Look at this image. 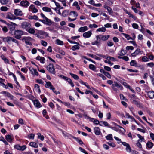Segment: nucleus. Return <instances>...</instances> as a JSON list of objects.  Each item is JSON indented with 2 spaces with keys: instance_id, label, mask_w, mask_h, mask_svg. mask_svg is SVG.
Instances as JSON below:
<instances>
[{
  "instance_id": "39448f33",
  "label": "nucleus",
  "mask_w": 154,
  "mask_h": 154,
  "mask_svg": "<svg viewBox=\"0 0 154 154\" xmlns=\"http://www.w3.org/2000/svg\"><path fill=\"white\" fill-rule=\"evenodd\" d=\"M122 144L124 146L126 147L125 149L127 152H131V149L129 144L127 143L126 142H122Z\"/></svg>"
},
{
  "instance_id": "79ce46f5",
  "label": "nucleus",
  "mask_w": 154,
  "mask_h": 154,
  "mask_svg": "<svg viewBox=\"0 0 154 154\" xmlns=\"http://www.w3.org/2000/svg\"><path fill=\"white\" fill-rule=\"evenodd\" d=\"M106 29L105 27H102L101 28H98L96 31L97 32H104L106 31Z\"/></svg>"
},
{
  "instance_id": "69168bd1",
  "label": "nucleus",
  "mask_w": 154,
  "mask_h": 154,
  "mask_svg": "<svg viewBox=\"0 0 154 154\" xmlns=\"http://www.w3.org/2000/svg\"><path fill=\"white\" fill-rule=\"evenodd\" d=\"M35 135L33 134H31L28 136V138L30 139H34Z\"/></svg>"
},
{
  "instance_id": "2f4dec72",
  "label": "nucleus",
  "mask_w": 154,
  "mask_h": 154,
  "mask_svg": "<svg viewBox=\"0 0 154 154\" xmlns=\"http://www.w3.org/2000/svg\"><path fill=\"white\" fill-rule=\"evenodd\" d=\"M130 65L131 66H137V63L135 60H132L130 62Z\"/></svg>"
},
{
  "instance_id": "338daca9",
  "label": "nucleus",
  "mask_w": 154,
  "mask_h": 154,
  "mask_svg": "<svg viewBox=\"0 0 154 154\" xmlns=\"http://www.w3.org/2000/svg\"><path fill=\"white\" fill-rule=\"evenodd\" d=\"M114 138L115 139H116L117 141H118V144H119L120 143H122L123 142H122L121 140L118 137L116 136H115L114 137Z\"/></svg>"
},
{
  "instance_id": "423d86ee",
  "label": "nucleus",
  "mask_w": 154,
  "mask_h": 154,
  "mask_svg": "<svg viewBox=\"0 0 154 154\" xmlns=\"http://www.w3.org/2000/svg\"><path fill=\"white\" fill-rule=\"evenodd\" d=\"M6 17L7 19L13 20H15L16 18L15 16L10 12L7 13Z\"/></svg>"
},
{
  "instance_id": "1a4fd4ad",
  "label": "nucleus",
  "mask_w": 154,
  "mask_h": 154,
  "mask_svg": "<svg viewBox=\"0 0 154 154\" xmlns=\"http://www.w3.org/2000/svg\"><path fill=\"white\" fill-rule=\"evenodd\" d=\"M14 14L16 16H21L23 15L22 11L19 9H16L14 10Z\"/></svg>"
},
{
  "instance_id": "dca6fc26",
  "label": "nucleus",
  "mask_w": 154,
  "mask_h": 154,
  "mask_svg": "<svg viewBox=\"0 0 154 154\" xmlns=\"http://www.w3.org/2000/svg\"><path fill=\"white\" fill-rule=\"evenodd\" d=\"M0 2L2 5H6L8 6L11 4V2L8 0H0Z\"/></svg>"
},
{
  "instance_id": "49530a36",
  "label": "nucleus",
  "mask_w": 154,
  "mask_h": 154,
  "mask_svg": "<svg viewBox=\"0 0 154 154\" xmlns=\"http://www.w3.org/2000/svg\"><path fill=\"white\" fill-rule=\"evenodd\" d=\"M106 143L108 144L109 146L112 147H114L116 146V145L115 143L112 142H107Z\"/></svg>"
},
{
  "instance_id": "bb28decb",
  "label": "nucleus",
  "mask_w": 154,
  "mask_h": 154,
  "mask_svg": "<svg viewBox=\"0 0 154 154\" xmlns=\"http://www.w3.org/2000/svg\"><path fill=\"white\" fill-rule=\"evenodd\" d=\"M126 13L129 15L130 17H131L135 20L137 19V18L136 17L134 16L133 14H131L130 12L128 11L127 10L126 11Z\"/></svg>"
},
{
  "instance_id": "9b49d317",
  "label": "nucleus",
  "mask_w": 154,
  "mask_h": 154,
  "mask_svg": "<svg viewBox=\"0 0 154 154\" xmlns=\"http://www.w3.org/2000/svg\"><path fill=\"white\" fill-rule=\"evenodd\" d=\"M11 24H7L8 25L9 29L11 31H13L14 30L15 25H16V24L13 23H11Z\"/></svg>"
},
{
  "instance_id": "6e6d98bb",
  "label": "nucleus",
  "mask_w": 154,
  "mask_h": 154,
  "mask_svg": "<svg viewBox=\"0 0 154 154\" xmlns=\"http://www.w3.org/2000/svg\"><path fill=\"white\" fill-rule=\"evenodd\" d=\"M26 145H23L22 146H20V150L23 151L26 149Z\"/></svg>"
},
{
  "instance_id": "13d9d810",
  "label": "nucleus",
  "mask_w": 154,
  "mask_h": 154,
  "mask_svg": "<svg viewBox=\"0 0 154 154\" xmlns=\"http://www.w3.org/2000/svg\"><path fill=\"white\" fill-rule=\"evenodd\" d=\"M142 60L143 62H147L149 61L148 58L146 56H144L142 58Z\"/></svg>"
},
{
  "instance_id": "e2e57ef3",
  "label": "nucleus",
  "mask_w": 154,
  "mask_h": 154,
  "mask_svg": "<svg viewBox=\"0 0 154 154\" xmlns=\"http://www.w3.org/2000/svg\"><path fill=\"white\" fill-rule=\"evenodd\" d=\"M137 135L138 137L140 139V142H142L143 141V140H144V137L139 134H137Z\"/></svg>"
},
{
  "instance_id": "58836bf2",
  "label": "nucleus",
  "mask_w": 154,
  "mask_h": 154,
  "mask_svg": "<svg viewBox=\"0 0 154 154\" xmlns=\"http://www.w3.org/2000/svg\"><path fill=\"white\" fill-rule=\"evenodd\" d=\"M29 18L30 19H34L36 20H38V17L36 15L29 16Z\"/></svg>"
},
{
  "instance_id": "09e8293b",
  "label": "nucleus",
  "mask_w": 154,
  "mask_h": 154,
  "mask_svg": "<svg viewBox=\"0 0 154 154\" xmlns=\"http://www.w3.org/2000/svg\"><path fill=\"white\" fill-rule=\"evenodd\" d=\"M106 59L109 60H111L112 61H116V59L115 58L110 56H108L106 57Z\"/></svg>"
},
{
  "instance_id": "ea45409f",
  "label": "nucleus",
  "mask_w": 154,
  "mask_h": 154,
  "mask_svg": "<svg viewBox=\"0 0 154 154\" xmlns=\"http://www.w3.org/2000/svg\"><path fill=\"white\" fill-rule=\"evenodd\" d=\"M38 135V137L39 139H40V140L43 141L44 140V136L43 135H41V134L40 133H38L37 134Z\"/></svg>"
},
{
  "instance_id": "37998d69",
  "label": "nucleus",
  "mask_w": 154,
  "mask_h": 154,
  "mask_svg": "<svg viewBox=\"0 0 154 154\" xmlns=\"http://www.w3.org/2000/svg\"><path fill=\"white\" fill-rule=\"evenodd\" d=\"M89 68L93 71H95L96 69V67L93 64H90L89 66Z\"/></svg>"
},
{
  "instance_id": "5fc2aeb1",
  "label": "nucleus",
  "mask_w": 154,
  "mask_h": 154,
  "mask_svg": "<svg viewBox=\"0 0 154 154\" xmlns=\"http://www.w3.org/2000/svg\"><path fill=\"white\" fill-rule=\"evenodd\" d=\"M67 40L70 43L75 44L77 45H80L79 43L77 42H75V41H71L69 39H67Z\"/></svg>"
},
{
  "instance_id": "a19ab883",
  "label": "nucleus",
  "mask_w": 154,
  "mask_h": 154,
  "mask_svg": "<svg viewBox=\"0 0 154 154\" xmlns=\"http://www.w3.org/2000/svg\"><path fill=\"white\" fill-rule=\"evenodd\" d=\"M69 74L73 78L75 79L78 80L79 79V77L76 75L73 74L71 73H70Z\"/></svg>"
},
{
  "instance_id": "c9c22d12",
  "label": "nucleus",
  "mask_w": 154,
  "mask_h": 154,
  "mask_svg": "<svg viewBox=\"0 0 154 154\" xmlns=\"http://www.w3.org/2000/svg\"><path fill=\"white\" fill-rule=\"evenodd\" d=\"M35 89L36 91H38L39 93L41 92L40 87L38 84H35Z\"/></svg>"
},
{
  "instance_id": "3c124183",
  "label": "nucleus",
  "mask_w": 154,
  "mask_h": 154,
  "mask_svg": "<svg viewBox=\"0 0 154 154\" xmlns=\"http://www.w3.org/2000/svg\"><path fill=\"white\" fill-rule=\"evenodd\" d=\"M8 9L7 7L5 6H2L0 8V10L2 11H6Z\"/></svg>"
},
{
  "instance_id": "774afa93",
  "label": "nucleus",
  "mask_w": 154,
  "mask_h": 154,
  "mask_svg": "<svg viewBox=\"0 0 154 154\" xmlns=\"http://www.w3.org/2000/svg\"><path fill=\"white\" fill-rule=\"evenodd\" d=\"M18 123L20 124L23 125L24 124L23 119L22 118H20L18 120Z\"/></svg>"
},
{
  "instance_id": "c85d7f7f",
  "label": "nucleus",
  "mask_w": 154,
  "mask_h": 154,
  "mask_svg": "<svg viewBox=\"0 0 154 154\" xmlns=\"http://www.w3.org/2000/svg\"><path fill=\"white\" fill-rule=\"evenodd\" d=\"M106 139L108 140H110L113 141V139L112 137V135L111 134H109L106 137Z\"/></svg>"
},
{
  "instance_id": "4be33fe9",
  "label": "nucleus",
  "mask_w": 154,
  "mask_h": 154,
  "mask_svg": "<svg viewBox=\"0 0 154 154\" xmlns=\"http://www.w3.org/2000/svg\"><path fill=\"white\" fill-rule=\"evenodd\" d=\"M104 7L105 9L107 10V11L109 14L112 15L113 13V11H112L111 8L110 7L106 5H105Z\"/></svg>"
},
{
  "instance_id": "6ab92c4d",
  "label": "nucleus",
  "mask_w": 154,
  "mask_h": 154,
  "mask_svg": "<svg viewBox=\"0 0 154 154\" xmlns=\"http://www.w3.org/2000/svg\"><path fill=\"white\" fill-rule=\"evenodd\" d=\"M33 103L35 106L37 107L40 108L42 106L39 101L37 100H34Z\"/></svg>"
},
{
  "instance_id": "5701e85b",
  "label": "nucleus",
  "mask_w": 154,
  "mask_h": 154,
  "mask_svg": "<svg viewBox=\"0 0 154 154\" xmlns=\"http://www.w3.org/2000/svg\"><path fill=\"white\" fill-rule=\"evenodd\" d=\"M45 86L46 88L51 89L53 87L51 83L49 81L46 82V84L45 85Z\"/></svg>"
},
{
  "instance_id": "864d4df0",
  "label": "nucleus",
  "mask_w": 154,
  "mask_h": 154,
  "mask_svg": "<svg viewBox=\"0 0 154 154\" xmlns=\"http://www.w3.org/2000/svg\"><path fill=\"white\" fill-rule=\"evenodd\" d=\"M89 27L90 28H96L98 27V26L95 24H90L89 25Z\"/></svg>"
},
{
  "instance_id": "b1692460",
  "label": "nucleus",
  "mask_w": 154,
  "mask_h": 154,
  "mask_svg": "<svg viewBox=\"0 0 154 154\" xmlns=\"http://www.w3.org/2000/svg\"><path fill=\"white\" fill-rule=\"evenodd\" d=\"M45 19V24L48 26H50L52 24V22L51 21V20L50 19L48 18L47 17Z\"/></svg>"
},
{
  "instance_id": "ddd939ff",
  "label": "nucleus",
  "mask_w": 154,
  "mask_h": 154,
  "mask_svg": "<svg viewBox=\"0 0 154 154\" xmlns=\"http://www.w3.org/2000/svg\"><path fill=\"white\" fill-rule=\"evenodd\" d=\"M147 95L150 99L154 98V91H151L147 92Z\"/></svg>"
},
{
  "instance_id": "2eb2a0df",
  "label": "nucleus",
  "mask_w": 154,
  "mask_h": 154,
  "mask_svg": "<svg viewBox=\"0 0 154 154\" xmlns=\"http://www.w3.org/2000/svg\"><path fill=\"white\" fill-rule=\"evenodd\" d=\"M140 52V49L139 48H137L134 52L131 54V56L132 57H135L139 54Z\"/></svg>"
},
{
  "instance_id": "f03ea898",
  "label": "nucleus",
  "mask_w": 154,
  "mask_h": 154,
  "mask_svg": "<svg viewBox=\"0 0 154 154\" xmlns=\"http://www.w3.org/2000/svg\"><path fill=\"white\" fill-rule=\"evenodd\" d=\"M47 69L48 71L51 74L54 75L55 74L56 71L54 66L52 63H50L47 66Z\"/></svg>"
},
{
  "instance_id": "a18cd8bd",
  "label": "nucleus",
  "mask_w": 154,
  "mask_h": 154,
  "mask_svg": "<svg viewBox=\"0 0 154 154\" xmlns=\"http://www.w3.org/2000/svg\"><path fill=\"white\" fill-rule=\"evenodd\" d=\"M6 96L10 98L11 100H13L14 97V96H13L10 93L8 92H7V93Z\"/></svg>"
},
{
  "instance_id": "0eeeda50",
  "label": "nucleus",
  "mask_w": 154,
  "mask_h": 154,
  "mask_svg": "<svg viewBox=\"0 0 154 154\" xmlns=\"http://www.w3.org/2000/svg\"><path fill=\"white\" fill-rule=\"evenodd\" d=\"M20 4L22 6L26 7L29 6L30 3L28 1L26 0H23L21 2Z\"/></svg>"
},
{
  "instance_id": "4d7b16f0",
  "label": "nucleus",
  "mask_w": 154,
  "mask_h": 154,
  "mask_svg": "<svg viewBox=\"0 0 154 154\" xmlns=\"http://www.w3.org/2000/svg\"><path fill=\"white\" fill-rule=\"evenodd\" d=\"M17 73H18L19 75L20 76L21 78L22 79V80H25V77L22 75L21 73L19 71H17Z\"/></svg>"
},
{
  "instance_id": "4468645a",
  "label": "nucleus",
  "mask_w": 154,
  "mask_h": 154,
  "mask_svg": "<svg viewBox=\"0 0 154 154\" xmlns=\"http://www.w3.org/2000/svg\"><path fill=\"white\" fill-rule=\"evenodd\" d=\"M29 9H31V11H32L33 13H36L38 12V10L35 8V6L33 5L30 6Z\"/></svg>"
},
{
  "instance_id": "a211bd4d",
  "label": "nucleus",
  "mask_w": 154,
  "mask_h": 154,
  "mask_svg": "<svg viewBox=\"0 0 154 154\" xmlns=\"http://www.w3.org/2000/svg\"><path fill=\"white\" fill-rule=\"evenodd\" d=\"M146 148L149 149H151L154 146V144L152 142L148 141L146 144Z\"/></svg>"
},
{
  "instance_id": "9d476101",
  "label": "nucleus",
  "mask_w": 154,
  "mask_h": 154,
  "mask_svg": "<svg viewBox=\"0 0 154 154\" xmlns=\"http://www.w3.org/2000/svg\"><path fill=\"white\" fill-rule=\"evenodd\" d=\"M92 34V32L91 31H89L87 32L84 33L83 34V36L85 38H89L91 36Z\"/></svg>"
},
{
  "instance_id": "412c9836",
  "label": "nucleus",
  "mask_w": 154,
  "mask_h": 154,
  "mask_svg": "<svg viewBox=\"0 0 154 154\" xmlns=\"http://www.w3.org/2000/svg\"><path fill=\"white\" fill-rule=\"evenodd\" d=\"M88 30V27L87 26H85L80 28L78 29V31L81 32H83Z\"/></svg>"
},
{
  "instance_id": "cd10ccee",
  "label": "nucleus",
  "mask_w": 154,
  "mask_h": 154,
  "mask_svg": "<svg viewBox=\"0 0 154 154\" xmlns=\"http://www.w3.org/2000/svg\"><path fill=\"white\" fill-rule=\"evenodd\" d=\"M29 145L34 148H38V144L35 142H31L29 143Z\"/></svg>"
},
{
  "instance_id": "8fccbe9b",
  "label": "nucleus",
  "mask_w": 154,
  "mask_h": 154,
  "mask_svg": "<svg viewBox=\"0 0 154 154\" xmlns=\"http://www.w3.org/2000/svg\"><path fill=\"white\" fill-rule=\"evenodd\" d=\"M67 81L68 83L70 84L72 87H73L74 86V85L73 83L72 80L70 78H69Z\"/></svg>"
},
{
  "instance_id": "f8f14e48",
  "label": "nucleus",
  "mask_w": 154,
  "mask_h": 154,
  "mask_svg": "<svg viewBox=\"0 0 154 154\" xmlns=\"http://www.w3.org/2000/svg\"><path fill=\"white\" fill-rule=\"evenodd\" d=\"M30 71L32 72L33 75L38 76V73L36 69H35L32 68L30 67L29 68Z\"/></svg>"
},
{
  "instance_id": "4c0bfd02",
  "label": "nucleus",
  "mask_w": 154,
  "mask_h": 154,
  "mask_svg": "<svg viewBox=\"0 0 154 154\" xmlns=\"http://www.w3.org/2000/svg\"><path fill=\"white\" fill-rule=\"evenodd\" d=\"M27 31H28L29 33L32 34H34L35 33V30L33 28H29Z\"/></svg>"
},
{
  "instance_id": "e433bc0d",
  "label": "nucleus",
  "mask_w": 154,
  "mask_h": 154,
  "mask_svg": "<svg viewBox=\"0 0 154 154\" xmlns=\"http://www.w3.org/2000/svg\"><path fill=\"white\" fill-rule=\"evenodd\" d=\"M69 13V11L64 10L62 13V15L64 17H66L68 15Z\"/></svg>"
},
{
  "instance_id": "de8ad7c7",
  "label": "nucleus",
  "mask_w": 154,
  "mask_h": 154,
  "mask_svg": "<svg viewBox=\"0 0 154 154\" xmlns=\"http://www.w3.org/2000/svg\"><path fill=\"white\" fill-rule=\"evenodd\" d=\"M132 103L136 105L137 106L139 107L140 106V103L137 101L134 100L132 101Z\"/></svg>"
},
{
  "instance_id": "aec40b11",
  "label": "nucleus",
  "mask_w": 154,
  "mask_h": 154,
  "mask_svg": "<svg viewBox=\"0 0 154 154\" xmlns=\"http://www.w3.org/2000/svg\"><path fill=\"white\" fill-rule=\"evenodd\" d=\"M36 59L38 60H39L40 62L42 63H44L45 62V59L43 57H41L40 56H38L36 57Z\"/></svg>"
},
{
  "instance_id": "603ef678",
  "label": "nucleus",
  "mask_w": 154,
  "mask_h": 154,
  "mask_svg": "<svg viewBox=\"0 0 154 154\" xmlns=\"http://www.w3.org/2000/svg\"><path fill=\"white\" fill-rule=\"evenodd\" d=\"M122 34L127 40L131 39V37H130L129 35L124 33H123Z\"/></svg>"
},
{
  "instance_id": "393cba45",
  "label": "nucleus",
  "mask_w": 154,
  "mask_h": 154,
  "mask_svg": "<svg viewBox=\"0 0 154 154\" xmlns=\"http://www.w3.org/2000/svg\"><path fill=\"white\" fill-rule=\"evenodd\" d=\"M6 139L9 142H11L12 141V138L11 136L10 135H7L5 136Z\"/></svg>"
},
{
  "instance_id": "7c9ffc66",
  "label": "nucleus",
  "mask_w": 154,
  "mask_h": 154,
  "mask_svg": "<svg viewBox=\"0 0 154 154\" xmlns=\"http://www.w3.org/2000/svg\"><path fill=\"white\" fill-rule=\"evenodd\" d=\"M72 5L76 7L77 9L79 10L80 9V7L78 5V2L77 1H75L73 3Z\"/></svg>"
},
{
  "instance_id": "473e14b6",
  "label": "nucleus",
  "mask_w": 154,
  "mask_h": 154,
  "mask_svg": "<svg viewBox=\"0 0 154 154\" xmlns=\"http://www.w3.org/2000/svg\"><path fill=\"white\" fill-rule=\"evenodd\" d=\"M56 44L59 45H63L64 43L63 41H61L59 39H57L56 40Z\"/></svg>"
},
{
  "instance_id": "f3484780",
  "label": "nucleus",
  "mask_w": 154,
  "mask_h": 154,
  "mask_svg": "<svg viewBox=\"0 0 154 154\" xmlns=\"http://www.w3.org/2000/svg\"><path fill=\"white\" fill-rule=\"evenodd\" d=\"M2 39L3 40V41L4 42H7L8 44H10V42L11 41L12 37H10L9 36L7 37H2Z\"/></svg>"
},
{
  "instance_id": "c756f323",
  "label": "nucleus",
  "mask_w": 154,
  "mask_h": 154,
  "mask_svg": "<svg viewBox=\"0 0 154 154\" xmlns=\"http://www.w3.org/2000/svg\"><path fill=\"white\" fill-rule=\"evenodd\" d=\"M114 83L115 84V85L119 89L122 90L123 89V87L120 84H119L116 82H114Z\"/></svg>"
},
{
  "instance_id": "7ed1b4c3",
  "label": "nucleus",
  "mask_w": 154,
  "mask_h": 154,
  "mask_svg": "<svg viewBox=\"0 0 154 154\" xmlns=\"http://www.w3.org/2000/svg\"><path fill=\"white\" fill-rule=\"evenodd\" d=\"M15 37L17 39H20L21 35L23 34V32L20 30H15Z\"/></svg>"
},
{
  "instance_id": "f704fd0d",
  "label": "nucleus",
  "mask_w": 154,
  "mask_h": 154,
  "mask_svg": "<svg viewBox=\"0 0 154 154\" xmlns=\"http://www.w3.org/2000/svg\"><path fill=\"white\" fill-rule=\"evenodd\" d=\"M70 15H73L74 17L75 18H76L77 17L78 15V14L75 11H71L69 13Z\"/></svg>"
},
{
  "instance_id": "680f3d73",
  "label": "nucleus",
  "mask_w": 154,
  "mask_h": 154,
  "mask_svg": "<svg viewBox=\"0 0 154 154\" xmlns=\"http://www.w3.org/2000/svg\"><path fill=\"white\" fill-rule=\"evenodd\" d=\"M41 43L42 45L45 47L46 46L47 44V42H46L42 40H41Z\"/></svg>"
},
{
  "instance_id": "f257e3e1",
  "label": "nucleus",
  "mask_w": 154,
  "mask_h": 154,
  "mask_svg": "<svg viewBox=\"0 0 154 154\" xmlns=\"http://www.w3.org/2000/svg\"><path fill=\"white\" fill-rule=\"evenodd\" d=\"M109 35H96V37L97 40L91 43L93 45H96L98 47L100 48L101 46V40L106 41L109 38Z\"/></svg>"
},
{
  "instance_id": "a878e982",
  "label": "nucleus",
  "mask_w": 154,
  "mask_h": 154,
  "mask_svg": "<svg viewBox=\"0 0 154 154\" xmlns=\"http://www.w3.org/2000/svg\"><path fill=\"white\" fill-rule=\"evenodd\" d=\"M28 39H25V43L26 45H32V44L31 42H30L28 41V40H31L32 39V38L30 37H28Z\"/></svg>"
},
{
  "instance_id": "052dcab7",
  "label": "nucleus",
  "mask_w": 154,
  "mask_h": 154,
  "mask_svg": "<svg viewBox=\"0 0 154 154\" xmlns=\"http://www.w3.org/2000/svg\"><path fill=\"white\" fill-rule=\"evenodd\" d=\"M2 30L5 32L6 33L8 31V29L7 27L5 26H2Z\"/></svg>"
},
{
  "instance_id": "72a5a7b5",
  "label": "nucleus",
  "mask_w": 154,
  "mask_h": 154,
  "mask_svg": "<svg viewBox=\"0 0 154 154\" xmlns=\"http://www.w3.org/2000/svg\"><path fill=\"white\" fill-rule=\"evenodd\" d=\"M42 10L45 11L47 12H51V9L47 7H43Z\"/></svg>"
},
{
  "instance_id": "6e6552de",
  "label": "nucleus",
  "mask_w": 154,
  "mask_h": 154,
  "mask_svg": "<svg viewBox=\"0 0 154 154\" xmlns=\"http://www.w3.org/2000/svg\"><path fill=\"white\" fill-rule=\"evenodd\" d=\"M94 131L95 134L97 135L102 134L100 129L97 127H96L94 128Z\"/></svg>"
},
{
  "instance_id": "20e7f679",
  "label": "nucleus",
  "mask_w": 154,
  "mask_h": 154,
  "mask_svg": "<svg viewBox=\"0 0 154 154\" xmlns=\"http://www.w3.org/2000/svg\"><path fill=\"white\" fill-rule=\"evenodd\" d=\"M21 26L23 28L25 29L26 30H27L31 26L29 22H24L22 23Z\"/></svg>"
},
{
  "instance_id": "0e129e2a",
  "label": "nucleus",
  "mask_w": 154,
  "mask_h": 154,
  "mask_svg": "<svg viewBox=\"0 0 154 154\" xmlns=\"http://www.w3.org/2000/svg\"><path fill=\"white\" fill-rule=\"evenodd\" d=\"M140 140H137V146L140 148H141L142 147V145L140 143Z\"/></svg>"
},
{
  "instance_id": "bf43d9fd",
  "label": "nucleus",
  "mask_w": 154,
  "mask_h": 154,
  "mask_svg": "<svg viewBox=\"0 0 154 154\" xmlns=\"http://www.w3.org/2000/svg\"><path fill=\"white\" fill-rule=\"evenodd\" d=\"M125 87H126V88H128L130 89L131 88V87L130 85H128L127 83L125 82H124L123 83V84H122Z\"/></svg>"
},
{
  "instance_id": "c03bdc74",
  "label": "nucleus",
  "mask_w": 154,
  "mask_h": 154,
  "mask_svg": "<svg viewBox=\"0 0 154 154\" xmlns=\"http://www.w3.org/2000/svg\"><path fill=\"white\" fill-rule=\"evenodd\" d=\"M80 47L79 45H75L72 47L71 49L73 51H75L76 49H79Z\"/></svg>"
}]
</instances>
